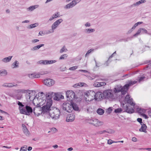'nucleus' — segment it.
Masks as SVG:
<instances>
[{
    "label": "nucleus",
    "mask_w": 151,
    "mask_h": 151,
    "mask_svg": "<svg viewBox=\"0 0 151 151\" xmlns=\"http://www.w3.org/2000/svg\"><path fill=\"white\" fill-rule=\"evenodd\" d=\"M39 40L38 39H34L32 40L31 41L32 43H34L39 41Z\"/></svg>",
    "instance_id": "obj_58"
},
{
    "label": "nucleus",
    "mask_w": 151,
    "mask_h": 151,
    "mask_svg": "<svg viewBox=\"0 0 151 151\" xmlns=\"http://www.w3.org/2000/svg\"><path fill=\"white\" fill-rule=\"evenodd\" d=\"M28 76L30 78H38L40 77V74H39V73H34L28 74Z\"/></svg>",
    "instance_id": "obj_21"
},
{
    "label": "nucleus",
    "mask_w": 151,
    "mask_h": 151,
    "mask_svg": "<svg viewBox=\"0 0 151 151\" xmlns=\"http://www.w3.org/2000/svg\"><path fill=\"white\" fill-rule=\"evenodd\" d=\"M43 106L42 108V113H45L49 111L50 110V107L52 106V101L51 99L43 100Z\"/></svg>",
    "instance_id": "obj_1"
},
{
    "label": "nucleus",
    "mask_w": 151,
    "mask_h": 151,
    "mask_svg": "<svg viewBox=\"0 0 151 151\" xmlns=\"http://www.w3.org/2000/svg\"><path fill=\"white\" fill-rule=\"evenodd\" d=\"M43 100L41 98H35L33 99L32 103L35 106H40L43 105Z\"/></svg>",
    "instance_id": "obj_7"
},
{
    "label": "nucleus",
    "mask_w": 151,
    "mask_h": 151,
    "mask_svg": "<svg viewBox=\"0 0 151 151\" xmlns=\"http://www.w3.org/2000/svg\"><path fill=\"white\" fill-rule=\"evenodd\" d=\"M57 130V129L55 128H52L51 129V131L53 133H55L56 132Z\"/></svg>",
    "instance_id": "obj_57"
},
{
    "label": "nucleus",
    "mask_w": 151,
    "mask_h": 151,
    "mask_svg": "<svg viewBox=\"0 0 151 151\" xmlns=\"http://www.w3.org/2000/svg\"><path fill=\"white\" fill-rule=\"evenodd\" d=\"M38 25V24L37 23H36L34 24H32L30 25L29 26L28 28L29 29H31L33 28H34L36 26H37Z\"/></svg>",
    "instance_id": "obj_40"
},
{
    "label": "nucleus",
    "mask_w": 151,
    "mask_h": 151,
    "mask_svg": "<svg viewBox=\"0 0 151 151\" xmlns=\"http://www.w3.org/2000/svg\"><path fill=\"white\" fill-rule=\"evenodd\" d=\"M138 23H135L134 26L132 27V29H134L138 25Z\"/></svg>",
    "instance_id": "obj_62"
},
{
    "label": "nucleus",
    "mask_w": 151,
    "mask_h": 151,
    "mask_svg": "<svg viewBox=\"0 0 151 151\" xmlns=\"http://www.w3.org/2000/svg\"><path fill=\"white\" fill-rule=\"evenodd\" d=\"M67 49L66 48H65V47L64 46L61 49V50H60V52L61 53H62L63 52L67 51Z\"/></svg>",
    "instance_id": "obj_46"
},
{
    "label": "nucleus",
    "mask_w": 151,
    "mask_h": 151,
    "mask_svg": "<svg viewBox=\"0 0 151 151\" xmlns=\"http://www.w3.org/2000/svg\"><path fill=\"white\" fill-rule=\"evenodd\" d=\"M142 29L141 28H140L139 29H138V30H137V32L134 35H133V37H137L138 35H139L140 34V33L141 32L142 33Z\"/></svg>",
    "instance_id": "obj_35"
},
{
    "label": "nucleus",
    "mask_w": 151,
    "mask_h": 151,
    "mask_svg": "<svg viewBox=\"0 0 151 151\" xmlns=\"http://www.w3.org/2000/svg\"><path fill=\"white\" fill-rule=\"evenodd\" d=\"M78 68V66H75L70 67L69 68V69L70 70H73L76 69Z\"/></svg>",
    "instance_id": "obj_51"
},
{
    "label": "nucleus",
    "mask_w": 151,
    "mask_h": 151,
    "mask_svg": "<svg viewBox=\"0 0 151 151\" xmlns=\"http://www.w3.org/2000/svg\"><path fill=\"white\" fill-rule=\"evenodd\" d=\"M75 6L74 4L72 3V1L71 2L67 4L65 8L66 9H70L72 8L73 7Z\"/></svg>",
    "instance_id": "obj_32"
},
{
    "label": "nucleus",
    "mask_w": 151,
    "mask_h": 151,
    "mask_svg": "<svg viewBox=\"0 0 151 151\" xmlns=\"http://www.w3.org/2000/svg\"><path fill=\"white\" fill-rule=\"evenodd\" d=\"M72 110L73 109L75 111H78L79 110V108L78 106L77 105L75 104H74L73 103V104H72Z\"/></svg>",
    "instance_id": "obj_34"
},
{
    "label": "nucleus",
    "mask_w": 151,
    "mask_h": 151,
    "mask_svg": "<svg viewBox=\"0 0 151 151\" xmlns=\"http://www.w3.org/2000/svg\"><path fill=\"white\" fill-rule=\"evenodd\" d=\"M141 29L142 31V33L148 34L147 31L145 29L141 28Z\"/></svg>",
    "instance_id": "obj_50"
},
{
    "label": "nucleus",
    "mask_w": 151,
    "mask_h": 151,
    "mask_svg": "<svg viewBox=\"0 0 151 151\" xmlns=\"http://www.w3.org/2000/svg\"><path fill=\"white\" fill-rule=\"evenodd\" d=\"M27 146L24 145L23 147H22L20 149V151H27Z\"/></svg>",
    "instance_id": "obj_43"
},
{
    "label": "nucleus",
    "mask_w": 151,
    "mask_h": 151,
    "mask_svg": "<svg viewBox=\"0 0 151 151\" xmlns=\"http://www.w3.org/2000/svg\"><path fill=\"white\" fill-rule=\"evenodd\" d=\"M47 73V72H45V71H43V72H41L40 73H39V74L41 75H43L45 74H46Z\"/></svg>",
    "instance_id": "obj_64"
},
{
    "label": "nucleus",
    "mask_w": 151,
    "mask_h": 151,
    "mask_svg": "<svg viewBox=\"0 0 151 151\" xmlns=\"http://www.w3.org/2000/svg\"><path fill=\"white\" fill-rule=\"evenodd\" d=\"M146 1L145 0H140L135 3H134L131 5V6H138L140 4L144 3Z\"/></svg>",
    "instance_id": "obj_24"
},
{
    "label": "nucleus",
    "mask_w": 151,
    "mask_h": 151,
    "mask_svg": "<svg viewBox=\"0 0 151 151\" xmlns=\"http://www.w3.org/2000/svg\"><path fill=\"white\" fill-rule=\"evenodd\" d=\"M81 1V0H74L72 1V3H74L75 5L77 3L80 2Z\"/></svg>",
    "instance_id": "obj_53"
},
{
    "label": "nucleus",
    "mask_w": 151,
    "mask_h": 151,
    "mask_svg": "<svg viewBox=\"0 0 151 151\" xmlns=\"http://www.w3.org/2000/svg\"><path fill=\"white\" fill-rule=\"evenodd\" d=\"M66 97L69 98L70 100H72L75 97V93L71 90L68 91L66 93Z\"/></svg>",
    "instance_id": "obj_13"
},
{
    "label": "nucleus",
    "mask_w": 151,
    "mask_h": 151,
    "mask_svg": "<svg viewBox=\"0 0 151 151\" xmlns=\"http://www.w3.org/2000/svg\"><path fill=\"white\" fill-rule=\"evenodd\" d=\"M60 13L59 12H56L55 14H53L52 16L50 17V18L49 19V20L50 21H51L54 19L58 17V16L60 15Z\"/></svg>",
    "instance_id": "obj_25"
},
{
    "label": "nucleus",
    "mask_w": 151,
    "mask_h": 151,
    "mask_svg": "<svg viewBox=\"0 0 151 151\" xmlns=\"http://www.w3.org/2000/svg\"><path fill=\"white\" fill-rule=\"evenodd\" d=\"M42 108L40 106H35L33 109V111L35 115H36L37 116H39L40 114H41L42 113Z\"/></svg>",
    "instance_id": "obj_11"
},
{
    "label": "nucleus",
    "mask_w": 151,
    "mask_h": 151,
    "mask_svg": "<svg viewBox=\"0 0 151 151\" xmlns=\"http://www.w3.org/2000/svg\"><path fill=\"white\" fill-rule=\"evenodd\" d=\"M19 109L20 113L27 115H30L33 111L32 108L28 105H26L24 107H19Z\"/></svg>",
    "instance_id": "obj_2"
},
{
    "label": "nucleus",
    "mask_w": 151,
    "mask_h": 151,
    "mask_svg": "<svg viewBox=\"0 0 151 151\" xmlns=\"http://www.w3.org/2000/svg\"><path fill=\"white\" fill-rule=\"evenodd\" d=\"M137 82V81H132L131 80L127 82V83L124 86V88H125V90H126L127 92L129 87L136 83Z\"/></svg>",
    "instance_id": "obj_15"
},
{
    "label": "nucleus",
    "mask_w": 151,
    "mask_h": 151,
    "mask_svg": "<svg viewBox=\"0 0 151 151\" xmlns=\"http://www.w3.org/2000/svg\"><path fill=\"white\" fill-rule=\"evenodd\" d=\"M95 30L94 29H85V32L88 34L90 33L94 32Z\"/></svg>",
    "instance_id": "obj_33"
},
{
    "label": "nucleus",
    "mask_w": 151,
    "mask_h": 151,
    "mask_svg": "<svg viewBox=\"0 0 151 151\" xmlns=\"http://www.w3.org/2000/svg\"><path fill=\"white\" fill-rule=\"evenodd\" d=\"M101 85L100 82H96L94 83V86L95 87H99L101 86Z\"/></svg>",
    "instance_id": "obj_49"
},
{
    "label": "nucleus",
    "mask_w": 151,
    "mask_h": 151,
    "mask_svg": "<svg viewBox=\"0 0 151 151\" xmlns=\"http://www.w3.org/2000/svg\"><path fill=\"white\" fill-rule=\"evenodd\" d=\"M96 93L92 91H90L85 93L84 97L87 101H91L94 99H95Z\"/></svg>",
    "instance_id": "obj_4"
},
{
    "label": "nucleus",
    "mask_w": 151,
    "mask_h": 151,
    "mask_svg": "<svg viewBox=\"0 0 151 151\" xmlns=\"http://www.w3.org/2000/svg\"><path fill=\"white\" fill-rule=\"evenodd\" d=\"M126 103L129 104L133 106L135 105V104L133 102V99L130 97L129 94H127L125 96L124 100L121 102V104L123 106Z\"/></svg>",
    "instance_id": "obj_5"
},
{
    "label": "nucleus",
    "mask_w": 151,
    "mask_h": 151,
    "mask_svg": "<svg viewBox=\"0 0 151 151\" xmlns=\"http://www.w3.org/2000/svg\"><path fill=\"white\" fill-rule=\"evenodd\" d=\"M135 74V72H132L131 73H128L127 74H126L123 76V77H128V76H130L132 75H134V74Z\"/></svg>",
    "instance_id": "obj_42"
},
{
    "label": "nucleus",
    "mask_w": 151,
    "mask_h": 151,
    "mask_svg": "<svg viewBox=\"0 0 151 151\" xmlns=\"http://www.w3.org/2000/svg\"><path fill=\"white\" fill-rule=\"evenodd\" d=\"M96 94L95 100H98V99L101 100L105 98L104 92L102 93L101 92H98L96 93Z\"/></svg>",
    "instance_id": "obj_16"
},
{
    "label": "nucleus",
    "mask_w": 151,
    "mask_h": 151,
    "mask_svg": "<svg viewBox=\"0 0 151 151\" xmlns=\"http://www.w3.org/2000/svg\"><path fill=\"white\" fill-rule=\"evenodd\" d=\"M75 119V115L73 114H70L68 115L66 121L67 122H72Z\"/></svg>",
    "instance_id": "obj_17"
},
{
    "label": "nucleus",
    "mask_w": 151,
    "mask_h": 151,
    "mask_svg": "<svg viewBox=\"0 0 151 151\" xmlns=\"http://www.w3.org/2000/svg\"><path fill=\"white\" fill-rule=\"evenodd\" d=\"M72 104L68 102H64L62 105L63 109L68 112H70L72 111Z\"/></svg>",
    "instance_id": "obj_6"
},
{
    "label": "nucleus",
    "mask_w": 151,
    "mask_h": 151,
    "mask_svg": "<svg viewBox=\"0 0 151 151\" xmlns=\"http://www.w3.org/2000/svg\"><path fill=\"white\" fill-rule=\"evenodd\" d=\"M85 25L86 27H89L91 26V24L89 22H87L86 23V24H85Z\"/></svg>",
    "instance_id": "obj_63"
},
{
    "label": "nucleus",
    "mask_w": 151,
    "mask_h": 151,
    "mask_svg": "<svg viewBox=\"0 0 151 151\" xmlns=\"http://www.w3.org/2000/svg\"><path fill=\"white\" fill-rule=\"evenodd\" d=\"M91 124L96 127H99L102 125L104 123L97 119H93L92 120Z\"/></svg>",
    "instance_id": "obj_14"
},
{
    "label": "nucleus",
    "mask_w": 151,
    "mask_h": 151,
    "mask_svg": "<svg viewBox=\"0 0 151 151\" xmlns=\"http://www.w3.org/2000/svg\"><path fill=\"white\" fill-rule=\"evenodd\" d=\"M22 126L23 128V131L24 133L27 135H29V132L27 128L26 125L24 124H22Z\"/></svg>",
    "instance_id": "obj_20"
},
{
    "label": "nucleus",
    "mask_w": 151,
    "mask_h": 151,
    "mask_svg": "<svg viewBox=\"0 0 151 151\" xmlns=\"http://www.w3.org/2000/svg\"><path fill=\"white\" fill-rule=\"evenodd\" d=\"M137 111L138 113L141 114V115H142V114H143L145 112V109L140 108H137Z\"/></svg>",
    "instance_id": "obj_30"
},
{
    "label": "nucleus",
    "mask_w": 151,
    "mask_h": 151,
    "mask_svg": "<svg viewBox=\"0 0 151 151\" xmlns=\"http://www.w3.org/2000/svg\"><path fill=\"white\" fill-rule=\"evenodd\" d=\"M104 110L101 109H99L97 111V113L100 115L103 114L104 113Z\"/></svg>",
    "instance_id": "obj_36"
},
{
    "label": "nucleus",
    "mask_w": 151,
    "mask_h": 151,
    "mask_svg": "<svg viewBox=\"0 0 151 151\" xmlns=\"http://www.w3.org/2000/svg\"><path fill=\"white\" fill-rule=\"evenodd\" d=\"M19 63L18 61L16 60L12 64V68H16L19 67Z\"/></svg>",
    "instance_id": "obj_28"
},
{
    "label": "nucleus",
    "mask_w": 151,
    "mask_h": 151,
    "mask_svg": "<svg viewBox=\"0 0 151 151\" xmlns=\"http://www.w3.org/2000/svg\"><path fill=\"white\" fill-rule=\"evenodd\" d=\"M137 120V121L140 124H143L142 122V119L141 118H138Z\"/></svg>",
    "instance_id": "obj_54"
},
{
    "label": "nucleus",
    "mask_w": 151,
    "mask_h": 151,
    "mask_svg": "<svg viewBox=\"0 0 151 151\" xmlns=\"http://www.w3.org/2000/svg\"><path fill=\"white\" fill-rule=\"evenodd\" d=\"M141 126L139 130V131L140 132L146 133L147 132L146 129L147 127V126L144 123L142 124H141Z\"/></svg>",
    "instance_id": "obj_19"
},
{
    "label": "nucleus",
    "mask_w": 151,
    "mask_h": 151,
    "mask_svg": "<svg viewBox=\"0 0 151 151\" xmlns=\"http://www.w3.org/2000/svg\"><path fill=\"white\" fill-rule=\"evenodd\" d=\"M55 93L53 92L50 91L46 92V97L47 98V99H51V98L53 96L55 95Z\"/></svg>",
    "instance_id": "obj_18"
},
{
    "label": "nucleus",
    "mask_w": 151,
    "mask_h": 151,
    "mask_svg": "<svg viewBox=\"0 0 151 151\" xmlns=\"http://www.w3.org/2000/svg\"><path fill=\"white\" fill-rule=\"evenodd\" d=\"M68 56L66 54H63L61 55L59 58L60 60L65 59Z\"/></svg>",
    "instance_id": "obj_38"
},
{
    "label": "nucleus",
    "mask_w": 151,
    "mask_h": 151,
    "mask_svg": "<svg viewBox=\"0 0 151 151\" xmlns=\"http://www.w3.org/2000/svg\"><path fill=\"white\" fill-rule=\"evenodd\" d=\"M112 110V107H110L107 110V111L108 113H110Z\"/></svg>",
    "instance_id": "obj_55"
},
{
    "label": "nucleus",
    "mask_w": 151,
    "mask_h": 151,
    "mask_svg": "<svg viewBox=\"0 0 151 151\" xmlns=\"http://www.w3.org/2000/svg\"><path fill=\"white\" fill-rule=\"evenodd\" d=\"M145 77H140L139 79V82L143 81H144V79L145 78Z\"/></svg>",
    "instance_id": "obj_56"
},
{
    "label": "nucleus",
    "mask_w": 151,
    "mask_h": 151,
    "mask_svg": "<svg viewBox=\"0 0 151 151\" xmlns=\"http://www.w3.org/2000/svg\"><path fill=\"white\" fill-rule=\"evenodd\" d=\"M38 63L41 64L47 65V60H41L38 61Z\"/></svg>",
    "instance_id": "obj_37"
},
{
    "label": "nucleus",
    "mask_w": 151,
    "mask_h": 151,
    "mask_svg": "<svg viewBox=\"0 0 151 151\" xmlns=\"http://www.w3.org/2000/svg\"><path fill=\"white\" fill-rule=\"evenodd\" d=\"M57 62L56 60H47V64H50L55 63Z\"/></svg>",
    "instance_id": "obj_41"
},
{
    "label": "nucleus",
    "mask_w": 151,
    "mask_h": 151,
    "mask_svg": "<svg viewBox=\"0 0 151 151\" xmlns=\"http://www.w3.org/2000/svg\"><path fill=\"white\" fill-rule=\"evenodd\" d=\"M63 21V20L61 19H59L53 23L51 26L52 29L51 31H50L51 33H53L54 32V30L56 29L60 24Z\"/></svg>",
    "instance_id": "obj_10"
},
{
    "label": "nucleus",
    "mask_w": 151,
    "mask_h": 151,
    "mask_svg": "<svg viewBox=\"0 0 151 151\" xmlns=\"http://www.w3.org/2000/svg\"><path fill=\"white\" fill-rule=\"evenodd\" d=\"M125 89V88H124V86L122 87V86H119L114 88V91L115 93L121 92L122 94L124 95L127 92L126 90Z\"/></svg>",
    "instance_id": "obj_8"
},
{
    "label": "nucleus",
    "mask_w": 151,
    "mask_h": 151,
    "mask_svg": "<svg viewBox=\"0 0 151 151\" xmlns=\"http://www.w3.org/2000/svg\"><path fill=\"white\" fill-rule=\"evenodd\" d=\"M18 92H19L25 93L28 92L27 90H25L24 89H19L18 90Z\"/></svg>",
    "instance_id": "obj_48"
},
{
    "label": "nucleus",
    "mask_w": 151,
    "mask_h": 151,
    "mask_svg": "<svg viewBox=\"0 0 151 151\" xmlns=\"http://www.w3.org/2000/svg\"><path fill=\"white\" fill-rule=\"evenodd\" d=\"M147 113L149 116L151 117V109H149L148 110Z\"/></svg>",
    "instance_id": "obj_61"
},
{
    "label": "nucleus",
    "mask_w": 151,
    "mask_h": 151,
    "mask_svg": "<svg viewBox=\"0 0 151 151\" xmlns=\"http://www.w3.org/2000/svg\"><path fill=\"white\" fill-rule=\"evenodd\" d=\"M16 85H13L12 83H5L2 85V86L6 88H12L15 86Z\"/></svg>",
    "instance_id": "obj_23"
},
{
    "label": "nucleus",
    "mask_w": 151,
    "mask_h": 151,
    "mask_svg": "<svg viewBox=\"0 0 151 151\" xmlns=\"http://www.w3.org/2000/svg\"><path fill=\"white\" fill-rule=\"evenodd\" d=\"M108 144L109 145H111L113 143L112 140L111 139H109L108 141Z\"/></svg>",
    "instance_id": "obj_60"
},
{
    "label": "nucleus",
    "mask_w": 151,
    "mask_h": 151,
    "mask_svg": "<svg viewBox=\"0 0 151 151\" xmlns=\"http://www.w3.org/2000/svg\"><path fill=\"white\" fill-rule=\"evenodd\" d=\"M60 94L59 93H55L54 99L55 100L59 101L60 100Z\"/></svg>",
    "instance_id": "obj_27"
},
{
    "label": "nucleus",
    "mask_w": 151,
    "mask_h": 151,
    "mask_svg": "<svg viewBox=\"0 0 151 151\" xmlns=\"http://www.w3.org/2000/svg\"><path fill=\"white\" fill-rule=\"evenodd\" d=\"M49 117H48V118H51L54 120H56L58 119L60 117V111L59 109H56L49 112Z\"/></svg>",
    "instance_id": "obj_3"
},
{
    "label": "nucleus",
    "mask_w": 151,
    "mask_h": 151,
    "mask_svg": "<svg viewBox=\"0 0 151 151\" xmlns=\"http://www.w3.org/2000/svg\"><path fill=\"white\" fill-rule=\"evenodd\" d=\"M130 106H126V107H125L126 111L129 113H132L134 112V111L133 109L130 108Z\"/></svg>",
    "instance_id": "obj_22"
},
{
    "label": "nucleus",
    "mask_w": 151,
    "mask_h": 151,
    "mask_svg": "<svg viewBox=\"0 0 151 151\" xmlns=\"http://www.w3.org/2000/svg\"><path fill=\"white\" fill-rule=\"evenodd\" d=\"M122 111V109L121 108L116 109L114 110V112L115 113H119L121 112Z\"/></svg>",
    "instance_id": "obj_45"
},
{
    "label": "nucleus",
    "mask_w": 151,
    "mask_h": 151,
    "mask_svg": "<svg viewBox=\"0 0 151 151\" xmlns=\"http://www.w3.org/2000/svg\"><path fill=\"white\" fill-rule=\"evenodd\" d=\"M17 104L19 106V107H25L24 106V105L21 102H19V101H18Z\"/></svg>",
    "instance_id": "obj_52"
},
{
    "label": "nucleus",
    "mask_w": 151,
    "mask_h": 151,
    "mask_svg": "<svg viewBox=\"0 0 151 151\" xmlns=\"http://www.w3.org/2000/svg\"><path fill=\"white\" fill-rule=\"evenodd\" d=\"M105 98H112L114 96L113 91L111 90H108L104 92Z\"/></svg>",
    "instance_id": "obj_9"
},
{
    "label": "nucleus",
    "mask_w": 151,
    "mask_h": 151,
    "mask_svg": "<svg viewBox=\"0 0 151 151\" xmlns=\"http://www.w3.org/2000/svg\"><path fill=\"white\" fill-rule=\"evenodd\" d=\"M33 7L32 6H31L29 7L28 9L29 11H32L34 10V9H33Z\"/></svg>",
    "instance_id": "obj_59"
},
{
    "label": "nucleus",
    "mask_w": 151,
    "mask_h": 151,
    "mask_svg": "<svg viewBox=\"0 0 151 151\" xmlns=\"http://www.w3.org/2000/svg\"><path fill=\"white\" fill-rule=\"evenodd\" d=\"M44 84L48 86H51L54 85V81L52 79L47 78L45 79L43 81Z\"/></svg>",
    "instance_id": "obj_12"
},
{
    "label": "nucleus",
    "mask_w": 151,
    "mask_h": 151,
    "mask_svg": "<svg viewBox=\"0 0 151 151\" xmlns=\"http://www.w3.org/2000/svg\"><path fill=\"white\" fill-rule=\"evenodd\" d=\"M7 74V71L4 69L0 70V76H5Z\"/></svg>",
    "instance_id": "obj_29"
},
{
    "label": "nucleus",
    "mask_w": 151,
    "mask_h": 151,
    "mask_svg": "<svg viewBox=\"0 0 151 151\" xmlns=\"http://www.w3.org/2000/svg\"><path fill=\"white\" fill-rule=\"evenodd\" d=\"M106 131L105 130H104L103 131H100L98 132H97L96 133V134H103L104 133H105L106 132Z\"/></svg>",
    "instance_id": "obj_47"
},
{
    "label": "nucleus",
    "mask_w": 151,
    "mask_h": 151,
    "mask_svg": "<svg viewBox=\"0 0 151 151\" xmlns=\"http://www.w3.org/2000/svg\"><path fill=\"white\" fill-rule=\"evenodd\" d=\"M12 56H9L8 57H6L3 59L2 60V61L5 63H6L9 62L11 60Z\"/></svg>",
    "instance_id": "obj_26"
},
{
    "label": "nucleus",
    "mask_w": 151,
    "mask_h": 151,
    "mask_svg": "<svg viewBox=\"0 0 151 151\" xmlns=\"http://www.w3.org/2000/svg\"><path fill=\"white\" fill-rule=\"evenodd\" d=\"M93 51L94 49H92L89 50L87 52V53L85 55V57H86L88 55L90 54L92 52H93Z\"/></svg>",
    "instance_id": "obj_44"
},
{
    "label": "nucleus",
    "mask_w": 151,
    "mask_h": 151,
    "mask_svg": "<svg viewBox=\"0 0 151 151\" xmlns=\"http://www.w3.org/2000/svg\"><path fill=\"white\" fill-rule=\"evenodd\" d=\"M44 45V44H40L37 45L36 46L34 47L33 48L31 49V50L32 51L36 50L39 49L41 47L43 46Z\"/></svg>",
    "instance_id": "obj_31"
},
{
    "label": "nucleus",
    "mask_w": 151,
    "mask_h": 151,
    "mask_svg": "<svg viewBox=\"0 0 151 151\" xmlns=\"http://www.w3.org/2000/svg\"><path fill=\"white\" fill-rule=\"evenodd\" d=\"M106 132H107L109 134H113L114 132V131L112 129H109L105 130Z\"/></svg>",
    "instance_id": "obj_39"
}]
</instances>
